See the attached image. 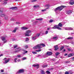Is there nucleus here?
<instances>
[{"instance_id": "1", "label": "nucleus", "mask_w": 74, "mask_h": 74, "mask_svg": "<svg viewBox=\"0 0 74 74\" xmlns=\"http://www.w3.org/2000/svg\"><path fill=\"white\" fill-rule=\"evenodd\" d=\"M66 6H61L56 8L54 10V11H56L57 10H58V11H59V10L60 11H62V10L63 8H66Z\"/></svg>"}, {"instance_id": "2", "label": "nucleus", "mask_w": 74, "mask_h": 74, "mask_svg": "<svg viewBox=\"0 0 74 74\" xmlns=\"http://www.w3.org/2000/svg\"><path fill=\"white\" fill-rule=\"evenodd\" d=\"M42 47H41L40 44H38L33 47V49H41Z\"/></svg>"}, {"instance_id": "3", "label": "nucleus", "mask_w": 74, "mask_h": 74, "mask_svg": "<svg viewBox=\"0 0 74 74\" xmlns=\"http://www.w3.org/2000/svg\"><path fill=\"white\" fill-rule=\"evenodd\" d=\"M24 73V69H20L17 72V73L18 74L22 73Z\"/></svg>"}, {"instance_id": "4", "label": "nucleus", "mask_w": 74, "mask_h": 74, "mask_svg": "<svg viewBox=\"0 0 74 74\" xmlns=\"http://www.w3.org/2000/svg\"><path fill=\"white\" fill-rule=\"evenodd\" d=\"M52 54L53 53L52 52H48L46 53V55H48V56H51Z\"/></svg>"}, {"instance_id": "5", "label": "nucleus", "mask_w": 74, "mask_h": 74, "mask_svg": "<svg viewBox=\"0 0 74 74\" xmlns=\"http://www.w3.org/2000/svg\"><path fill=\"white\" fill-rule=\"evenodd\" d=\"M2 41H4V43H5V42H6L7 41V40H5V38L4 37H3L2 38Z\"/></svg>"}, {"instance_id": "6", "label": "nucleus", "mask_w": 74, "mask_h": 74, "mask_svg": "<svg viewBox=\"0 0 74 74\" xmlns=\"http://www.w3.org/2000/svg\"><path fill=\"white\" fill-rule=\"evenodd\" d=\"M54 50L55 51H57L58 49H59V47H58V45H56L54 46Z\"/></svg>"}, {"instance_id": "7", "label": "nucleus", "mask_w": 74, "mask_h": 74, "mask_svg": "<svg viewBox=\"0 0 74 74\" xmlns=\"http://www.w3.org/2000/svg\"><path fill=\"white\" fill-rule=\"evenodd\" d=\"M32 31L30 30H28V36H30L32 34V33H31Z\"/></svg>"}, {"instance_id": "8", "label": "nucleus", "mask_w": 74, "mask_h": 74, "mask_svg": "<svg viewBox=\"0 0 74 74\" xmlns=\"http://www.w3.org/2000/svg\"><path fill=\"white\" fill-rule=\"evenodd\" d=\"M71 13H72V11L71 10H69L66 11V14H68V15L71 14Z\"/></svg>"}, {"instance_id": "9", "label": "nucleus", "mask_w": 74, "mask_h": 74, "mask_svg": "<svg viewBox=\"0 0 74 74\" xmlns=\"http://www.w3.org/2000/svg\"><path fill=\"white\" fill-rule=\"evenodd\" d=\"M22 30H27L28 29V28L26 27H22L21 28Z\"/></svg>"}, {"instance_id": "10", "label": "nucleus", "mask_w": 74, "mask_h": 74, "mask_svg": "<svg viewBox=\"0 0 74 74\" xmlns=\"http://www.w3.org/2000/svg\"><path fill=\"white\" fill-rule=\"evenodd\" d=\"M70 4L71 5H73L74 4V1L71 0L69 2Z\"/></svg>"}, {"instance_id": "11", "label": "nucleus", "mask_w": 74, "mask_h": 74, "mask_svg": "<svg viewBox=\"0 0 74 74\" xmlns=\"http://www.w3.org/2000/svg\"><path fill=\"white\" fill-rule=\"evenodd\" d=\"M34 67H36L37 69L39 68V64H34L32 65Z\"/></svg>"}, {"instance_id": "12", "label": "nucleus", "mask_w": 74, "mask_h": 74, "mask_svg": "<svg viewBox=\"0 0 74 74\" xmlns=\"http://www.w3.org/2000/svg\"><path fill=\"white\" fill-rule=\"evenodd\" d=\"M58 25H56L54 26V27H52V29H57V27H58Z\"/></svg>"}, {"instance_id": "13", "label": "nucleus", "mask_w": 74, "mask_h": 74, "mask_svg": "<svg viewBox=\"0 0 74 74\" xmlns=\"http://www.w3.org/2000/svg\"><path fill=\"white\" fill-rule=\"evenodd\" d=\"M57 26H58V27L59 26V27H62L63 25H62V24L61 23H59L58 25H57Z\"/></svg>"}, {"instance_id": "14", "label": "nucleus", "mask_w": 74, "mask_h": 74, "mask_svg": "<svg viewBox=\"0 0 74 74\" xmlns=\"http://www.w3.org/2000/svg\"><path fill=\"white\" fill-rule=\"evenodd\" d=\"M10 9H12V10H16V9H17V7H14L11 8H10Z\"/></svg>"}, {"instance_id": "15", "label": "nucleus", "mask_w": 74, "mask_h": 74, "mask_svg": "<svg viewBox=\"0 0 74 74\" xmlns=\"http://www.w3.org/2000/svg\"><path fill=\"white\" fill-rule=\"evenodd\" d=\"M36 21H42V18H37L36 19Z\"/></svg>"}, {"instance_id": "16", "label": "nucleus", "mask_w": 74, "mask_h": 74, "mask_svg": "<svg viewBox=\"0 0 74 74\" xmlns=\"http://www.w3.org/2000/svg\"><path fill=\"white\" fill-rule=\"evenodd\" d=\"M47 66H48V65H43L42 67L43 68H45V67H47Z\"/></svg>"}, {"instance_id": "17", "label": "nucleus", "mask_w": 74, "mask_h": 74, "mask_svg": "<svg viewBox=\"0 0 74 74\" xmlns=\"http://www.w3.org/2000/svg\"><path fill=\"white\" fill-rule=\"evenodd\" d=\"M25 36H28V31H27L25 33Z\"/></svg>"}, {"instance_id": "18", "label": "nucleus", "mask_w": 74, "mask_h": 74, "mask_svg": "<svg viewBox=\"0 0 74 74\" xmlns=\"http://www.w3.org/2000/svg\"><path fill=\"white\" fill-rule=\"evenodd\" d=\"M58 36H55L53 38V39H54V40H57L58 39Z\"/></svg>"}, {"instance_id": "19", "label": "nucleus", "mask_w": 74, "mask_h": 74, "mask_svg": "<svg viewBox=\"0 0 74 74\" xmlns=\"http://www.w3.org/2000/svg\"><path fill=\"white\" fill-rule=\"evenodd\" d=\"M10 60V58H8V59L7 60H5V64H6V63H7L8 62H9V61Z\"/></svg>"}, {"instance_id": "20", "label": "nucleus", "mask_w": 74, "mask_h": 74, "mask_svg": "<svg viewBox=\"0 0 74 74\" xmlns=\"http://www.w3.org/2000/svg\"><path fill=\"white\" fill-rule=\"evenodd\" d=\"M60 54V53L59 52H57L56 53V55L57 56L59 55Z\"/></svg>"}, {"instance_id": "21", "label": "nucleus", "mask_w": 74, "mask_h": 74, "mask_svg": "<svg viewBox=\"0 0 74 74\" xmlns=\"http://www.w3.org/2000/svg\"><path fill=\"white\" fill-rule=\"evenodd\" d=\"M73 38L72 37H69L67 38V40H72L73 39Z\"/></svg>"}, {"instance_id": "22", "label": "nucleus", "mask_w": 74, "mask_h": 74, "mask_svg": "<svg viewBox=\"0 0 74 74\" xmlns=\"http://www.w3.org/2000/svg\"><path fill=\"white\" fill-rule=\"evenodd\" d=\"M40 45V46L42 45V46L43 47H44V46H45V44L43 43H41Z\"/></svg>"}, {"instance_id": "23", "label": "nucleus", "mask_w": 74, "mask_h": 74, "mask_svg": "<svg viewBox=\"0 0 74 74\" xmlns=\"http://www.w3.org/2000/svg\"><path fill=\"white\" fill-rule=\"evenodd\" d=\"M8 16L5 15V19L6 20L8 19Z\"/></svg>"}, {"instance_id": "24", "label": "nucleus", "mask_w": 74, "mask_h": 74, "mask_svg": "<svg viewBox=\"0 0 74 74\" xmlns=\"http://www.w3.org/2000/svg\"><path fill=\"white\" fill-rule=\"evenodd\" d=\"M1 16H2V17H5V15L4 14H1Z\"/></svg>"}, {"instance_id": "25", "label": "nucleus", "mask_w": 74, "mask_h": 74, "mask_svg": "<svg viewBox=\"0 0 74 74\" xmlns=\"http://www.w3.org/2000/svg\"><path fill=\"white\" fill-rule=\"evenodd\" d=\"M53 19H50L49 22L50 23H52V22H53Z\"/></svg>"}, {"instance_id": "26", "label": "nucleus", "mask_w": 74, "mask_h": 74, "mask_svg": "<svg viewBox=\"0 0 74 74\" xmlns=\"http://www.w3.org/2000/svg\"><path fill=\"white\" fill-rule=\"evenodd\" d=\"M71 56H72L71 54V53L69 54V55H68V58H69V57H71Z\"/></svg>"}, {"instance_id": "27", "label": "nucleus", "mask_w": 74, "mask_h": 74, "mask_svg": "<svg viewBox=\"0 0 74 74\" xmlns=\"http://www.w3.org/2000/svg\"><path fill=\"white\" fill-rule=\"evenodd\" d=\"M36 36H33L32 38V40H36Z\"/></svg>"}, {"instance_id": "28", "label": "nucleus", "mask_w": 74, "mask_h": 74, "mask_svg": "<svg viewBox=\"0 0 74 74\" xmlns=\"http://www.w3.org/2000/svg\"><path fill=\"white\" fill-rule=\"evenodd\" d=\"M57 29L58 30H62V28L59 27V26H58V27H57Z\"/></svg>"}, {"instance_id": "29", "label": "nucleus", "mask_w": 74, "mask_h": 74, "mask_svg": "<svg viewBox=\"0 0 74 74\" xmlns=\"http://www.w3.org/2000/svg\"><path fill=\"white\" fill-rule=\"evenodd\" d=\"M20 51V49H19V48L17 49V50L15 51V52H18L19 51Z\"/></svg>"}, {"instance_id": "30", "label": "nucleus", "mask_w": 74, "mask_h": 74, "mask_svg": "<svg viewBox=\"0 0 74 74\" xmlns=\"http://www.w3.org/2000/svg\"><path fill=\"white\" fill-rule=\"evenodd\" d=\"M64 48V46H62L61 47H60V51H62L63 49Z\"/></svg>"}, {"instance_id": "31", "label": "nucleus", "mask_w": 74, "mask_h": 74, "mask_svg": "<svg viewBox=\"0 0 74 74\" xmlns=\"http://www.w3.org/2000/svg\"><path fill=\"white\" fill-rule=\"evenodd\" d=\"M73 29L71 27H68V30H72Z\"/></svg>"}, {"instance_id": "32", "label": "nucleus", "mask_w": 74, "mask_h": 74, "mask_svg": "<svg viewBox=\"0 0 74 74\" xmlns=\"http://www.w3.org/2000/svg\"><path fill=\"white\" fill-rule=\"evenodd\" d=\"M26 59L27 58L26 57H24L22 58V60H26Z\"/></svg>"}, {"instance_id": "33", "label": "nucleus", "mask_w": 74, "mask_h": 74, "mask_svg": "<svg viewBox=\"0 0 74 74\" xmlns=\"http://www.w3.org/2000/svg\"><path fill=\"white\" fill-rule=\"evenodd\" d=\"M32 53H33L34 54H37V52H34V51H32Z\"/></svg>"}, {"instance_id": "34", "label": "nucleus", "mask_w": 74, "mask_h": 74, "mask_svg": "<svg viewBox=\"0 0 74 74\" xmlns=\"http://www.w3.org/2000/svg\"><path fill=\"white\" fill-rule=\"evenodd\" d=\"M45 7H50V5L49 4H47L46 5H45Z\"/></svg>"}, {"instance_id": "35", "label": "nucleus", "mask_w": 74, "mask_h": 74, "mask_svg": "<svg viewBox=\"0 0 74 74\" xmlns=\"http://www.w3.org/2000/svg\"><path fill=\"white\" fill-rule=\"evenodd\" d=\"M17 58H16L14 59V61L15 63L16 62V60H17Z\"/></svg>"}, {"instance_id": "36", "label": "nucleus", "mask_w": 74, "mask_h": 74, "mask_svg": "<svg viewBox=\"0 0 74 74\" xmlns=\"http://www.w3.org/2000/svg\"><path fill=\"white\" fill-rule=\"evenodd\" d=\"M40 35V33L37 34H36V36H37V37H39Z\"/></svg>"}, {"instance_id": "37", "label": "nucleus", "mask_w": 74, "mask_h": 74, "mask_svg": "<svg viewBox=\"0 0 74 74\" xmlns=\"http://www.w3.org/2000/svg\"><path fill=\"white\" fill-rule=\"evenodd\" d=\"M41 51V49H39L38 50H36V52H40Z\"/></svg>"}, {"instance_id": "38", "label": "nucleus", "mask_w": 74, "mask_h": 74, "mask_svg": "<svg viewBox=\"0 0 74 74\" xmlns=\"http://www.w3.org/2000/svg\"><path fill=\"white\" fill-rule=\"evenodd\" d=\"M46 72L47 74H50V72H49V71H46Z\"/></svg>"}, {"instance_id": "39", "label": "nucleus", "mask_w": 74, "mask_h": 74, "mask_svg": "<svg viewBox=\"0 0 74 74\" xmlns=\"http://www.w3.org/2000/svg\"><path fill=\"white\" fill-rule=\"evenodd\" d=\"M45 11H47V9H44L41 10V11H42V12Z\"/></svg>"}, {"instance_id": "40", "label": "nucleus", "mask_w": 74, "mask_h": 74, "mask_svg": "<svg viewBox=\"0 0 74 74\" xmlns=\"http://www.w3.org/2000/svg\"><path fill=\"white\" fill-rule=\"evenodd\" d=\"M67 49H68V51H71V50L70 48H67Z\"/></svg>"}, {"instance_id": "41", "label": "nucleus", "mask_w": 74, "mask_h": 74, "mask_svg": "<svg viewBox=\"0 0 74 74\" xmlns=\"http://www.w3.org/2000/svg\"><path fill=\"white\" fill-rule=\"evenodd\" d=\"M19 28L18 27H16L14 29L15 30H18Z\"/></svg>"}, {"instance_id": "42", "label": "nucleus", "mask_w": 74, "mask_h": 74, "mask_svg": "<svg viewBox=\"0 0 74 74\" xmlns=\"http://www.w3.org/2000/svg\"><path fill=\"white\" fill-rule=\"evenodd\" d=\"M70 63V61H65V63Z\"/></svg>"}, {"instance_id": "43", "label": "nucleus", "mask_w": 74, "mask_h": 74, "mask_svg": "<svg viewBox=\"0 0 74 74\" xmlns=\"http://www.w3.org/2000/svg\"><path fill=\"white\" fill-rule=\"evenodd\" d=\"M28 47V46H27V45H25V48H26V49Z\"/></svg>"}, {"instance_id": "44", "label": "nucleus", "mask_w": 74, "mask_h": 74, "mask_svg": "<svg viewBox=\"0 0 74 74\" xmlns=\"http://www.w3.org/2000/svg\"><path fill=\"white\" fill-rule=\"evenodd\" d=\"M16 30H15V29H14L13 31H12V32H13V33H16Z\"/></svg>"}, {"instance_id": "45", "label": "nucleus", "mask_w": 74, "mask_h": 74, "mask_svg": "<svg viewBox=\"0 0 74 74\" xmlns=\"http://www.w3.org/2000/svg\"><path fill=\"white\" fill-rule=\"evenodd\" d=\"M65 74H69V73L68 71H66L65 73Z\"/></svg>"}, {"instance_id": "46", "label": "nucleus", "mask_w": 74, "mask_h": 74, "mask_svg": "<svg viewBox=\"0 0 74 74\" xmlns=\"http://www.w3.org/2000/svg\"><path fill=\"white\" fill-rule=\"evenodd\" d=\"M28 41V38H26V40H25V42H27V41Z\"/></svg>"}, {"instance_id": "47", "label": "nucleus", "mask_w": 74, "mask_h": 74, "mask_svg": "<svg viewBox=\"0 0 74 74\" xmlns=\"http://www.w3.org/2000/svg\"><path fill=\"white\" fill-rule=\"evenodd\" d=\"M39 6H36V5H35L34 6V8H37V7H39Z\"/></svg>"}, {"instance_id": "48", "label": "nucleus", "mask_w": 74, "mask_h": 74, "mask_svg": "<svg viewBox=\"0 0 74 74\" xmlns=\"http://www.w3.org/2000/svg\"><path fill=\"white\" fill-rule=\"evenodd\" d=\"M17 58H21V55H17Z\"/></svg>"}, {"instance_id": "49", "label": "nucleus", "mask_w": 74, "mask_h": 74, "mask_svg": "<svg viewBox=\"0 0 74 74\" xmlns=\"http://www.w3.org/2000/svg\"><path fill=\"white\" fill-rule=\"evenodd\" d=\"M24 52H25V53H23V54H25V53H27V51H25Z\"/></svg>"}, {"instance_id": "50", "label": "nucleus", "mask_w": 74, "mask_h": 74, "mask_svg": "<svg viewBox=\"0 0 74 74\" xmlns=\"http://www.w3.org/2000/svg\"><path fill=\"white\" fill-rule=\"evenodd\" d=\"M65 30H69V27L65 28Z\"/></svg>"}, {"instance_id": "51", "label": "nucleus", "mask_w": 74, "mask_h": 74, "mask_svg": "<svg viewBox=\"0 0 74 74\" xmlns=\"http://www.w3.org/2000/svg\"><path fill=\"white\" fill-rule=\"evenodd\" d=\"M3 11H1V10H0V14H2V13H3Z\"/></svg>"}, {"instance_id": "52", "label": "nucleus", "mask_w": 74, "mask_h": 74, "mask_svg": "<svg viewBox=\"0 0 74 74\" xmlns=\"http://www.w3.org/2000/svg\"><path fill=\"white\" fill-rule=\"evenodd\" d=\"M16 47H17V45L14 46V49L16 48Z\"/></svg>"}, {"instance_id": "53", "label": "nucleus", "mask_w": 74, "mask_h": 74, "mask_svg": "<svg viewBox=\"0 0 74 74\" xmlns=\"http://www.w3.org/2000/svg\"><path fill=\"white\" fill-rule=\"evenodd\" d=\"M16 24H21V23L20 22H16Z\"/></svg>"}, {"instance_id": "54", "label": "nucleus", "mask_w": 74, "mask_h": 74, "mask_svg": "<svg viewBox=\"0 0 74 74\" xmlns=\"http://www.w3.org/2000/svg\"><path fill=\"white\" fill-rule=\"evenodd\" d=\"M37 0H33L32 1V2H35V1H37Z\"/></svg>"}, {"instance_id": "55", "label": "nucleus", "mask_w": 74, "mask_h": 74, "mask_svg": "<svg viewBox=\"0 0 74 74\" xmlns=\"http://www.w3.org/2000/svg\"><path fill=\"white\" fill-rule=\"evenodd\" d=\"M71 55H72V56H74V53H71Z\"/></svg>"}, {"instance_id": "56", "label": "nucleus", "mask_w": 74, "mask_h": 74, "mask_svg": "<svg viewBox=\"0 0 74 74\" xmlns=\"http://www.w3.org/2000/svg\"><path fill=\"white\" fill-rule=\"evenodd\" d=\"M48 31H46L45 34H48Z\"/></svg>"}, {"instance_id": "57", "label": "nucleus", "mask_w": 74, "mask_h": 74, "mask_svg": "<svg viewBox=\"0 0 74 74\" xmlns=\"http://www.w3.org/2000/svg\"><path fill=\"white\" fill-rule=\"evenodd\" d=\"M38 23V21H37L34 22V23Z\"/></svg>"}, {"instance_id": "58", "label": "nucleus", "mask_w": 74, "mask_h": 74, "mask_svg": "<svg viewBox=\"0 0 74 74\" xmlns=\"http://www.w3.org/2000/svg\"><path fill=\"white\" fill-rule=\"evenodd\" d=\"M11 21H15V19H14V18H12L11 19Z\"/></svg>"}, {"instance_id": "59", "label": "nucleus", "mask_w": 74, "mask_h": 74, "mask_svg": "<svg viewBox=\"0 0 74 74\" xmlns=\"http://www.w3.org/2000/svg\"><path fill=\"white\" fill-rule=\"evenodd\" d=\"M7 2H4L3 3L4 4H7Z\"/></svg>"}, {"instance_id": "60", "label": "nucleus", "mask_w": 74, "mask_h": 74, "mask_svg": "<svg viewBox=\"0 0 74 74\" xmlns=\"http://www.w3.org/2000/svg\"><path fill=\"white\" fill-rule=\"evenodd\" d=\"M72 60L74 61V57H73L72 58Z\"/></svg>"}, {"instance_id": "61", "label": "nucleus", "mask_w": 74, "mask_h": 74, "mask_svg": "<svg viewBox=\"0 0 74 74\" xmlns=\"http://www.w3.org/2000/svg\"><path fill=\"white\" fill-rule=\"evenodd\" d=\"M50 29V28H48L47 29V30H49Z\"/></svg>"}, {"instance_id": "62", "label": "nucleus", "mask_w": 74, "mask_h": 74, "mask_svg": "<svg viewBox=\"0 0 74 74\" xmlns=\"http://www.w3.org/2000/svg\"><path fill=\"white\" fill-rule=\"evenodd\" d=\"M18 62H21V60L20 59H18V60H17Z\"/></svg>"}, {"instance_id": "63", "label": "nucleus", "mask_w": 74, "mask_h": 74, "mask_svg": "<svg viewBox=\"0 0 74 74\" xmlns=\"http://www.w3.org/2000/svg\"><path fill=\"white\" fill-rule=\"evenodd\" d=\"M1 72H4V70H1Z\"/></svg>"}, {"instance_id": "64", "label": "nucleus", "mask_w": 74, "mask_h": 74, "mask_svg": "<svg viewBox=\"0 0 74 74\" xmlns=\"http://www.w3.org/2000/svg\"><path fill=\"white\" fill-rule=\"evenodd\" d=\"M67 54L66 53L64 54V56H67Z\"/></svg>"}]
</instances>
